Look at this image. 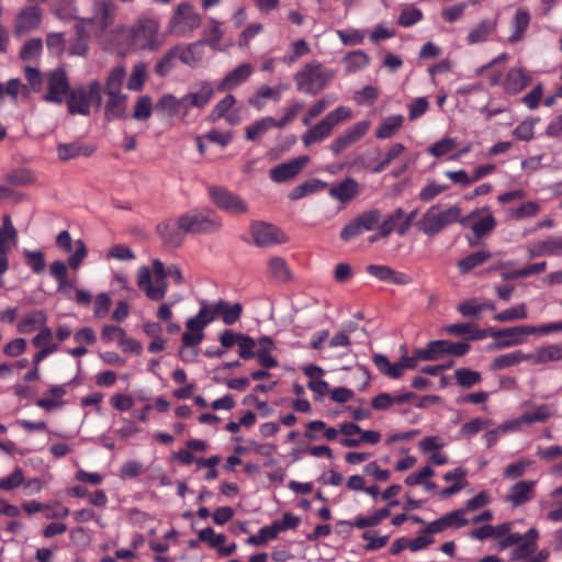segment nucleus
Returning a JSON list of instances; mask_svg holds the SVG:
<instances>
[{
  "instance_id": "obj_1",
  "label": "nucleus",
  "mask_w": 562,
  "mask_h": 562,
  "mask_svg": "<svg viewBox=\"0 0 562 562\" xmlns=\"http://www.w3.org/2000/svg\"><path fill=\"white\" fill-rule=\"evenodd\" d=\"M159 27L157 20L142 18L131 27H121L120 34L131 48L156 50L164 43V37L159 34Z\"/></svg>"
},
{
  "instance_id": "obj_2",
  "label": "nucleus",
  "mask_w": 562,
  "mask_h": 562,
  "mask_svg": "<svg viewBox=\"0 0 562 562\" xmlns=\"http://www.w3.org/2000/svg\"><path fill=\"white\" fill-rule=\"evenodd\" d=\"M125 77L126 70L121 65L111 69L106 77L104 85V93L106 95L104 117L108 121L120 120L125 115L128 100L127 94L122 92Z\"/></svg>"
},
{
  "instance_id": "obj_3",
  "label": "nucleus",
  "mask_w": 562,
  "mask_h": 562,
  "mask_svg": "<svg viewBox=\"0 0 562 562\" xmlns=\"http://www.w3.org/2000/svg\"><path fill=\"white\" fill-rule=\"evenodd\" d=\"M180 226L189 235H211L223 227L222 217L212 209H196L180 215Z\"/></svg>"
},
{
  "instance_id": "obj_4",
  "label": "nucleus",
  "mask_w": 562,
  "mask_h": 562,
  "mask_svg": "<svg viewBox=\"0 0 562 562\" xmlns=\"http://www.w3.org/2000/svg\"><path fill=\"white\" fill-rule=\"evenodd\" d=\"M351 117L352 110L350 108L345 105L337 106L302 135V143L305 147H310L325 140L331 135L337 125Z\"/></svg>"
},
{
  "instance_id": "obj_5",
  "label": "nucleus",
  "mask_w": 562,
  "mask_h": 562,
  "mask_svg": "<svg viewBox=\"0 0 562 562\" xmlns=\"http://www.w3.org/2000/svg\"><path fill=\"white\" fill-rule=\"evenodd\" d=\"M333 78L334 72L316 60L307 63L294 75L296 89L308 95L319 93Z\"/></svg>"
},
{
  "instance_id": "obj_6",
  "label": "nucleus",
  "mask_w": 562,
  "mask_h": 562,
  "mask_svg": "<svg viewBox=\"0 0 562 562\" xmlns=\"http://www.w3.org/2000/svg\"><path fill=\"white\" fill-rule=\"evenodd\" d=\"M153 272L155 281H153V274L148 267L139 268L137 272V285L144 291L146 296L151 301H159L166 296L167 293V273L164 263L159 259L153 261Z\"/></svg>"
},
{
  "instance_id": "obj_7",
  "label": "nucleus",
  "mask_w": 562,
  "mask_h": 562,
  "mask_svg": "<svg viewBox=\"0 0 562 562\" xmlns=\"http://www.w3.org/2000/svg\"><path fill=\"white\" fill-rule=\"evenodd\" d=\"M462 210L459 205H451L446 210H439L436 205L430 206L417 221L416 226L425 235L432 237L448 226L459 221Z\"/></svg>"
},
{
  "instance_id": "obj_8",
  "label": "nucleus",
  "mask_w": 562,
  "mask_h": 562,
  "mask_svg": "<svg viewBox=\"0 0 562 562\" xmlns=\"http://www.w3.org/2000/svg\"><path fill=\"white\" fill-rule=\"evenodd\" d=\"M202 16L189 2L179 3L168 21V32L176 36H188L200 27Z\"/></svg>"
},
{
  "instance_id": "obj_9",
  "label": "nucleus",
  "mask_w": 562,
  "mask_h": 562,
  "mask_svg": "<svg viewBox=\"0 0 562 562\" xmlns=\"http://www.w3.org/2000/svg\"><path fill=\"white\" fill-rule=\"evenodd\" d=\"M207 192L213 204L223 212L232 215H240L248 212L247 202L226 188L212 186L209 187Z\"/></svg>"
},
{
  "instance_id": "obj_10",
  "label": "nucleus",
  "mask_w": 562,
  "mask_h": 562,
  "mask_svg": "<svg viewBox=\"0 0 562 562\" xmlns=\"http://www.w3.org/2000/svg\"><path fill=\"white\" fill-rule=\"evenodd\" d=\"M470 350L467 342H453L449 340H432L424 349H417V357L425 361L438 360L443 355L456 357L464 356Z\"/></svg>"
},
{
  "instance_id": "obj_11",
  "label": "nucleus",
  "mask_w": 562,
  "mask_h": 562,
  "mask_svg": "<svg viewBox=\"0 0 562 562\" xmlns=\"http://www.w3.org/2000/svg\"><path fill=\"white\" fill-rule=\"evenodd\" d=\"M250 234L255 245L261 248H270L288 241L283 231L263 221H254L250 224Z\"/></svg>"
},
{
  "instance_id": "obj_12",
  "label": "nucleus",
  "mask_w": 562,
  "mask_h": 562,
  "mask_svg": "<svg viewBox=\"0 0 562 562\" xmlns=\"http://www.w3.org/2000/svg\"><path fill=\"white\" fill-rule=\"evenodd\" d=\"M531 325L515 326L501 329H491L488 335L495 339L491 349H504L524 342L525 336L532 335Z\"/></svg>"
},
{
  "instance_id": "obj_13",
  "label": "nucleus",
  "mask_w": 562,
  "mask_h": 562,
  "mask_svg": "<svg viewBox=\"0 0 562 562\" xmlns=\"http://www.w3.org/2000/svg\"><path fill=\"white\" fill-rule=\"evenodd\" d=\"M381 220V212L376 209L363 212L350 221L340 232L341 239L348 241L363 232L374 229Z\"/></svg>"
},
{
  "instance_id": "obj_14",
  "label": "nucleus",
  "mask_w": 562,
  "mask_h": 562,
  "mask_svg": "<svg viewBox=\"0 0 562 562\" xmlns=\"http://www.w3.org/2000/svg\"><path fill=\"white\" fill-rule=\"evenodd\" d=\"M70 91V85L64 69L57 68L47 74V92L43 97L44 101L61 104L64 98Z\"/></svg>"
},
{
  "instance_id": "obj_15",
  "label": "nucleus",
  "mask_w": 562,
  "mask_h": 562,
  "mask_svg": "<svg viewBox=\"0 0 562 562\" xmlns=\"http://www.w3.org/2000/svg\"><path fill=\"white\" fill-rule=\"evenodd\" d=\"M370 126L371 122L369 120H363L355 123L352 126L339 134L330 143V150L333 155L338 156L345 149L358 143L368 133Z\"/></svg>"
},
{
  "instance_id": "obj_16",
  "label": "nucleus",
  "mask_w": 562,
  "mask_h": 562,
  "mask_svg": "<svg viewBox=\"0 0 562 562\" xmlns=\"http://www.w3.org/2000/svg\"><path fill=\"white\" fill-rule=\"evenodd\" d=\"M42 22V10L36 5L24 7L15 16L13 31L22 36L36 30Z\"/></svg>"
},
{
  "instance_id": "obj_17",
  "label": "nucleus",
  "mask_w": 562,
  "mask_h": 562,
  "mask_svg": "<svg viewBox=\"0 0 562 562\" xmlns=\"http://www.w3.org/2000/svg\"><path fill=\"white\" fill-rule=\"evenodd\" d=\"M307 161L308 157L301 156L293 158L286 162H282L270 170V179L276 183L285 182L297 176L301 172V170L305 167Z\"/></svg>"
},
{
  "instance_id": "obj_18",
  "label": "nucleus",
  "mask_w": 562,
  "mask_h": 562,
  "mask_svg": "<svg viewBox=\"0 0 562 562\" xmlns=\"http://www.w3.org/2000/svg\"><path fill=\"white\" fill-rule=\"evenodd\" d=\"M536 484L537 482L532 480L518 481L508 490L506 502L513 507L527 504L536 496Z\"/></svg>"
},
{
  "instance_id": "obj_19",
  "label": "nucleus",
  "mask_w": 562,
  "mask_h": 562,
  "mask_svg": "<svg viewBox=\"0 0 562 562\" xmlns=\"http://www.w3.org/2000/svg\"><path fill=\"white\" fill-rule=\"evenodd\" d=\"M155 110L162 116H178L180 120H184L188 116L183 95L177 98L175 94L166 93L158 99Z\"/></svg>"
},
{
  "instance_id": "obj_20",
  "label": "nucleus",
  "mask_w": 562,
  "mask_h": 562,
  "mask_svg": "<svg viewBox=\"0 0 562 562\" xmlns=\"http://www.w3.org/2000/svg\"><path fill=\"white\" fill-rule=\"evenodd\" d=\"M215 89L210 81H202L198 85L196 90L190 91L183 95L187 113L192 108L203 109L214 97Z\"/></svg>"
},
{
  "instance_id": "obj_21",
  "label": "nucleus",
  "mask_w": 562,
  "mask_h": 562,
  "mask_svg": "<svg viewBox=\"0 0 562 562\" xmlns=\"http://www.w3.org/2000/svg\"><path fill=\"white\" fill-rule=\"evenodd\" d=\"M530 22H531V14H530L529 9L526 7H519L515 11V13L510 20L512 33L508 36L507 42L509 44H516L518 42H521L526 36V33L529 29Z\"/></svg>"
},
{
  "instance_id": "obj_22",
  "label": "nucleus",
  "mask_w": 562,
  "mask_h": 562,
  "mask_svg": "<svg viewBox=\"0 0 562 562\" xmlns=\"http://www.w3.org/2000/svg\"><path fill=\"white\" fill-rule=\"evenodd\" d=\"M157 231L161 237L162 243L172 248L180 247L187 235L180 226V216L176 222H165L157 226Z\"/></svg>"
},
{
  "instance_id": "obj_23",
  "label": "nucleus",
  "mask_w": 562,
  "mask_h": 562,
  "mask_svg": "<svg viewBox=\"0 0 562 562\" xmlns=\"http://www.w3.org/2000/svg\"><path fill=\"white\" fill-rule=\"evenodd\" d=\"M254 68L250 64L244 63L229 71L217 86L218 91H228L244 83L252 74Z\"/></svg>"
},
{
  "instance_id": "obj_24",
  "label": "nucleus",
  "mask_w": 562,
  "mask_h": 562,
  "mask_svg": "<svg viewBox=\"0 0 562 562\" xmlns=\"http://www.w3.org/2000/svg\"><path fill=\"white\" fill-rule=\"evenodd\" d=\"M530 81V75L524 68L516 67L507 71L503 87L507 93L517 94L522 91Z\"/></svg>"
},
{
  "instance_id": "obj_25",
  "label": "nucleus",
  "mask_w": 562,
  "mask_h": 562,
  "mask_svg": "<svg viewBox=\"0 0 562 562\" xmlns=\"http://www.w3.org/2000/svg\"><path fill=\"white\" fill-rule=\"evenodd\" d=\"M497 19H484L473 26L468 35L467 43L469 45H475L486 42L492 34L497 30Z\"/></svg>"
},
{
  "instance_id": "obj_26",
  "label": "nucleus",
  "mask_w": 562,
  "mask_h": 562,
  "mask_svg": "<svg viewBox=\"0 0 562 562\" xmlns=\"http://www.w3.org/2000/svg\"><path fill=\"white\" fill-rule=\"evenodd\" d=\"M529 353V362L532 364H546L562 360V344H549L537 348Z\"/></svg>"
},
{
  "instance_id": "obj_27",
  "label": "nucleus",
  "mask_w": 562,
  "mask_h": 562,
  "mask_svg": "<svg viewBox=\"0 0 562 562\" xmlns=\"http://www.w3.org/2000/svg\"><path fill=\"white\" fill-rule=\"evenodd\" d=\"M203 46L204 42L198 41L186 46H175V49L177 50L178 59L184 65L193 68L203 58Z\"/></svg>"
},
{
  "instance_id": "obj_28",
  "label": "nucleus",
  "mask_w": 562,
  "mask_h": 562,
  "mask_svg": "<svg viewBox=\"0 0 562 562\" xmlns=\"http://www.w3.org/2000/svg\"><path fill=\"white\" fill-rule=\"evenodd\" d=\"M216 317L217 314L215 303L209 304L205 301H202L198 314L187 321L186 327L188 329H204Z\"/></svg>"
},
{
  "instance_id": "obj_29",
  "label": "nucleus",
  "mask_w": 562,
  "mask_h": 562,
  "mask_svg": "<svg viewBox=\"0 0 562 562\" xmlns=\"http://www.w3.org/2000/svg\"><path fill=\"white\" fill-rule=\"evenodd\" d=\"M328 193L333 199L346 203L359 193V184L355 179L346 178L341 182L331 186Z\"/></svg>"
},
{
  "instance_id": "obj_30",
  "label": "nucleus",
  "mask_w": 562,
  "mask_h": 562,
  "mask_svg": "<svg viewBox=\"0 0 562 562\" xmlns=\"http://www.w3.org/2000/svg\"><path fill=\"white\" fill-rule=\"evenodd\" d=\"M116 7L112 0H97L93 3V20L102 29L108 27L114 21Z\"/></svg>"
},
{
  "instance_id": "obj_31",
  "label": "nucleus",
  "mask_w": 562,
  "mask_h": 562,
  "mask_svg": "<svg viewBox=\"0 0 562 562\" xmlns=\"http://www.w3.org/2000/svg\"><path fill=\"white\" fill-rule=\"evenodd\" d=\"M70 114L88 115L90 113L89 97L83 88L71 90L67 95Z\"/></svg>"
},
{
  "instance_id": "obj_32",
  "label": "nucleus",
  "mask_w": 562,
  "mask_h": 562,
  "mask_svg": "<svg viewBox=\"0 0 562 562\" xmlns=\"http://www.w3.org/2000/svg\"><path fill=\"white\" fill-rule=\"evenodd\" d=\"M529 362V353L521 350H514L512 352L503 353L495 357L491 363V370H503L510 367L518 366L521 362Z\"/></svg>"
},
{
  "instance_id": "obj_33",
  "label": "nucleus",
  "mask_w": 562,
  "mask_h": 562,
  "mask_svg": "<svg viewBox=\"0 0 562 562\" xmlns=\"http://www.w3.org/2000/svg\"><path fill=\"white\" fill-rule=\"evenodd\" d=\"M391 514L389 507H384L381 509H378L372 515L368 517H358L353 521L348 520H340L339 525L341 526H348L349 528L356 527L358 529H364L368 527H374L378 526L384 518L389 517Z\"/></svg>"
},
{
  "instance_id": "obj_34",
  "label": "nucleus",
  "mask_w": 562,
  "mask_h": 562,
  "mask_svg": "<svg viewBox=\"0 0 562 562\" xmlns=\"http://www.w3.org/2000/svg\"><path fill=\"white\" fill-rule=\"evenodd\" d=\"M404 116L402 114H393L384 117L375 132L379 139H387L393 137L403 126Z\"/></svg>"
},
{
  "instance_id": "obj_35",
  "label": "nucleus",
  "mask_w": 562,
  "mask_h": 562,
  "mask_svg": "<svg viewBox=\"0 0 562 562\" xmlns=\"http://www.w3.org/2000/svg\"><path fill=\"white\" fill-rule=\"evenodd\" d=\"M47 315L43 311H33L26 314L18 324V331L20 334H31L36 328L45 327Z\"/></svg>"
},
{
  "instance_id": "obj_36",
  "label": "nucleus",
  "mask_w": 562,
  "mask_h": 562,
  "mask_svg": "<svg viewBox=\"0 0 562 562\" xmlns=\"http://www.w3.org/2000/svg\"><path fill=\"white\" fill-rule=\"evenodd\" d=\"M216 306V314L217 316H221L224 324L226 325H233L236 323L243 312V307L239 303L231 304L227 301L220 300L215 303Z\"/></svg>"
},
{
  "instance_id": "obj_37",
  "label": "nucleus",
  "mask_w": 562,
  "mask_h": 562,
  "mask_svg": "<svg viewBox=\"0 0 562 562\" xmlns=\"http://www.w3.org/2000/svg\"><path fill=\"white\" fill-rule=\"evenodd\" d=\"M370 63L369 55L363 50H353L342 58L347 74H355L364 69Z\"/></svg>"
},
{
  "instance_id": "obj_38",
  "label": "nucleus",
  "mask_w": 562,
  "mask_h": 562,
  "mask_svg": "<svg viewBox=\"0 0 562 562\" xmlns=\"http://www.w3.org/2000/svg\"><path fill=\"white\" fill-rule=\"evenodd\" d=\"M555 415V407L551 404H543L538 406L533 412H526L520 415V420L526 425L533 423H544Z\"/></svg>"
},
{
  "instance_id": "obj_39",
  "label": "nucleus",
  "mask_w": 562,
  "mask_h": 562,
  "mask_svg": "<svg viewBox=\"0 0 562 562\" xmlns=\"http://www.w3.org/2000/svg\"><path fill=\"white\" fill-rule=\"evenodd\" d=\"M492 257L491 252L480 250L468 255L457 262V267L461 273H468L472 269L483 265Z\"/></svg>"
},
{
  "instance_id": "obj_40",
  "label": "nucleus",
  "mask_w": 562,
  "mask_h": 562,
  "mask_svg": "<svg viewBox=\"0 0 562 562\" xmlns=\"http://www.w3.org/2000/svg\"><path fill=\"white\" fill-rule=\"evenodd\" d=\"M327 183L319 179H312L296 186L289 194L291 200H300L306 195L324 190Z\"/></svg>"
},
{
  "instance_id": "obj_41",
  "label": "nucleus",
  "mask_w": 562,
  "mask_h": 562,
  "mask_svg": "<svg viewBox=\"0 0 562 562\" xmlns=\"http://www.w3.org/2000/svg\"><path fill=\"white\" fill-rule=\"evenodd\" d=\"M372 360L380 373L392 379H397L403 375V370L400 362L391 363L389 359L382 353H375Z\"/></svg>"
},
{
  "instance_id": "obj_42",
  "label": "nucleus",
  "mask_w": 562,
  "mask_h": 562,
  "mask_svg": "<svg viewBox=\"0 0 562 562\" xmlns=\"http://www.w3.org/2000/svg\"><path fill=\"white\" fill-rule=\"evenodd\" d=\"M273 127H277V120L271 116L262 117L246 128V138L248 140H256Z\"/></svg>"
},
{
  "instance_id": "obj_43",
  "label": "nucleus",
  "mask_w": 562,
  "mask_h": 562,
  "mask_svg": "<svg viewBox=\"0 0 562 562\" xmlns=\"http://www.w3.org/2000/svg\"><path fill=\"white\" fill-rule=\"evenodd\" d=\"M147 79V67L145 63H137L133 66L132 74L127 80V89L140 91Z\"/></svg>"
},
{
  "instance_id": "obj_44",
  "label": "nucleus",
  "mask_w": 562,
  "mask_h": 562,
  "mask_svg": "<svg viewBox=\"0 0 562 562\" xmlns=\"http://www.w3.org/2000/svg\"><path fill=\"white\" fill-rule=\"evenodd\" d=\"M270 274L279 282H286L291 279L290 269L285 260L281 257H272L268 261Z\"/></svg>"
},
{
  "instance_id": "obj_45",
  "label": "nucleus",
  "mask_w": 562,
  "mask_h": 562,
  "mask_svg": "<svg viewBox=\"0 0 562 562\" xmlns=\"http://www.w3.org/2000/svg\"><path fill=\"white\" fill-rule=\"evenodd\" d=\"M528 316L527 305L525 303L517 304L496 314L493 318L496 322L505 323L518 319H525Z\"/></svg>"
},
{
  "instance_id": "obj_46",
  "label": "nucleus",
  "mask_w": 562,
  "mask_h": 562,
  "mask_svg": "<svg viewBox=\"0 0 562 562\" xmlns=\"http://www.w3.org/2000/svg\"><path fill=\"white\" fill-rule=\"evenodd\" d=\"M235 103L236 99L233 94L225 95L213 106L207 116V120L212 123L218 121L227 114V112L235 105Z\"/></svg>"
},
{
  "instance_id": "obj_47",
  "label": "nucleus",
  "mask_w": 562,
  "mask_h": 562,
  "mask_svg": "<svg viewBox=\"0 0 562 562\" xmlns=\"http://www.w3.org/2000/svg\"><path fill=\"white\" fill-rule=\"evenodd\" d=\"M153 109V99L149 95H140L136 100L133 119L136 121H147L151 116Z\"/></svg>"
},
{
  "instance_id": "obj_48",
  "label": "nucleus",
  "mask_w": 562,
  "mask_h": 562,
  "mask_svg": "<svg viewBox=\"0 0 562 562\" xmlns=\"http://www.w3.org/2000/svg\"><path fill=\"white\" fill-rule=\"evenodd\" d=\"M483 213L486 214L471 225V229L477 238H481L493 231L496 225L495 217L488 209L487 211H483Z\"/></svg>"
},
{
  "instance_id": "obj_49",
  "label": "nucleus",
  "mask_w": 562,
  "mask_h": 562,
  "mask_svg": "<svg viewBox=\"0 0 562 562\" xmlns=\"http://www.w3.org/2000/svg\"><path fill=\"white\" fill-rule=\"evenodd\" d=\"M16 237L18 233L11 222V217L4 215L2 226H0V250H10L9 240H15Z\"/></svg>"
},
{
  "instance_id": "obj_50",
  "label": "nucleus",
  "mask_w": 562,
  "mask_h": 562,
  "mask_svg": "<svg viewBox=\"0 0 562 562\" xmlns=\"http://www.w3.org/2000/svg\"><path fill=\"white\" fill-rule=\"evenodd\" d=\"M403 216L404 211L402 207H397L391 214H389L379 225V236L387 237L394 229L397 231V226L400 225L397 223Z\"/></svg>"
},
{
  "instance_id": "obj_51",
  "label": "nucleus",
  "mask_w": 562,
  "mask_h": 562,
  "mask_svg": "<svg viewBox=\"0 0 562 562\" xmlns=\"http://www.w3.org/2000/svg\"><path fill=\"white\" fill-rule=\"evenodd\" d=\"M454 376L457 383L465 389L472 387L482 381V375L480 372L467 368L456 370Z\"/></svg>"
},
{
  "instance_id": "obj_52",
  "label": "nucleus",
  "mask_w": 562,
  "mask_h": 562,
  "mask_svg": "<svg viewBox=\"0 0 562 562\" xmlns=\"http://www.w3.org/2000/svg\"><path fill=\"white\" fill-rule=\"evenodd\" d=\"M177 59V50L172 47L157 61L155 72L160 77L167 76L176 67Z\"/></svg>"
},
{
  "instance_id": "obj_53",
  "label": "nucleus",
  "mask_w": 562,
  "mask_h": 562,
  "mask_svg": "<svg viewBox=\"0 0 562 562\" xmlns=\"http://www.w3.org/2000/svg\"><path fill=\"white\" fill-rule=\"evenodd\" d=\"M58 157L61 160H69L77 156L90 155L91 150H88L86 147H82L75 143L60 144L57 147Z\"/></svg>"
},
{
  "instance_id": "obj_54",
  "label": "nucleus",
  "mask_w": 562,
  "mask_h": 562,
  "mask_svg": "<svg viewBox=\"0 0 562 562\" xmlns=\"http://www.w3.org/2000/svg\"><path fill=\"white\" fill-rule=\"evenodd\" d=\"M43 43L40 38H31L21 48L20 57L24 61L35 60L42 53Z\"/></svg>"
},
{
  "instance_id": "obj_55",
  "label": "nucleus",
  "mask_w": 562,
  "mask_h": 562,
  "mask_svg": "<svg viewBox=\"0 0 562 562\" xmlns=\"http://www.w3.org/2000/svg\"><path fill=\"white\" fill-rule=\"evenodd\" d=\"M278 533L272 524L263 526L259 529L257 535L250 536L246 539V543L250 546H262L269 540H273Z\"/></svg>"
},
{
  "instance_id": "obj_56",
  "label": "nucleus",
  "mask_w": 562,
  "mask_h": 562,
  "mask_svg": "<svg viewBox=\"0 0 562 562\" xmlns=\"http://www.w3.org/2000/svg\"><path fill=\"white\" fill-rule=\"evenodd\" d=\"M533 464L532 460H519L508 464L503 471V477L506 480H515L525 474L527 469Z\"/></svg>"
},
{
  "instance_id": "obj_57",
  "label": "nucleus",
  "mask_w": 562,
  "mask_h": 562,
  "mask_svg": "<svg viewBox=\"0 0 562 562\" xmlns=\"http://www.w3.org/2000/svg\"><path fill=\"white\" fill-rule=\"evenodd\" d=\"M308 53L310 47L307 43L304 40H299L291 45L289 52L283 56L282 60L288 65H292L300 57L307 55Z\"/></svg>"
},
{
  "instance_id": "obj_58",
  "label": "nucleus",
  "mask_w": 562,
  "mask_h": 562,
  "mask_svg": "<svg viewBox=\"0 0 562 562\" xmlns=\"http://www.w3.org/2000/svg\"><path fill=\"white\" fill-rule=\"evenodd\" d=\"M3 180L12 186H27L34 181V178L27 169H16L7 173Z\"/></svg>"
},
{
  "instance_id": "obj_59",
  "label": "nucleus",
  "mask_w": 562,
  "mask_h": 562,
  "mask_svg": "<svg viewBox=\"0 0 562 562\" xmlns=\"http://www.w3.org/2000/svg\"><path fill=\"white\" fill-rule=\"evenodd\" d=\"M336 34L344 45H359L366 36L363 31L357 29L337 30Z\"/></svg>"
},
{
  "instance_id": "obj_60",
  "label": "nucleus",
  "mask_w": 562,
  "mask_h": 562,
  "mask_svg": "<svg viewBox=\"0 0 562 562\" xmlns=\"http://www.w3.org/2000/svg\"><path fill=\"white\" fill-rule=\"evenodd\" d=\"M50 274L57 281L58 292H66V277L68 274L67 266L60 260H56L50 265Z\"/></svg>"
},
{
  "instance_id": "obj_61",
  "label": "nucleus",
  "mask_w": 562,
  "mask_h": 562,
  "mask_svg": "<svg viewBox=\"0 0 562 562\" xmlns=\"http://www.w3.org/2000/svg\"><path fill=\"white\" fill-rule=\"evenodd\" d=\"M448 189L449 186L447 184H440L436 181H431L420 190L418 198L423 202H429Z\"/></svg>"
},
{
  "instance_id": "obj_62",
  "label": "nucleus",
  "mask_w": 562,
  "mask_h": 562,
  "mask_svg": "<svg viewBox=\"0 0 562 562\" xmlns=\"http://www.w3.org/2000/svg\"><path fill=\"white\" fill-rule=\"evenodd\" d=\"M72 249L74 251L68 258V263L70 268L78 269L88 255L87 247L81 239H77L74 241Z\"/></svg>"
},
{
  "instance_id": "obj_63",
  "label": "nucleus",
  "mask_w": 562,
  "mask_h": 562,
  "mask_svg": "<svg viewBox=\"0 0 562 562\" xmlns=\"http://www.w3.org/2000/svg\"><path fill=\"white\" fill-rule=\"evenodd\" d=\"M550 496L554 501V508L548 513L547 518L553 522H562V485L554 488Z\"/></svg>"
},
{
  "instance_id": "obj_64",
  "label": "nucleus",
  "mask_w": 562,
  "mask_h": 562,
  "mask_svg": "<svg viewBox=\"0 0 562 562\" xmlns=\"http://www.w3.org/2000/svg\"><path fill=\"white\" fill-rule=\"evenodd\" d=\"M544 256H560L562 254V237L551 236L539 240Z\"/></svg>"
}]
</instances>
